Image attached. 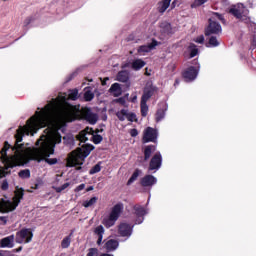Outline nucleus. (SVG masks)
<instances>
[{"instance_id": "obj_1", "label": "nucleus", "mask_w": 256, "mask_h": 256, "mask_svg": "<svg viewBox=\"0 0 256 256\" xmlns=\"http://www.w3.org/2000/svg\"><path fill=\"white\" fill-rule=\"evenodd\" d=\"M77 119H84L90 125L99 121L97 113L91 108L81 105H71L66 96L53 98L44 108H38L25 126H20L15 134L16 144L12 148L14 154L7 155L11 145L5 142L1 150V159L5 170L1 175L5 177L8 169L19 167L27 161H45L48 165H56L57 158H47L55 153V146L61 143L59 128L63 123H71Z\"/></svg>"}, {"instance_id": "obj_2", "label": "nucleus", "mask_w": 256, "mask_h": 256, "mask_svg": "<svg viewBox=\"0 0 256 256\" xmlns=\"http://www.w3.org/2000/svg\"><path fill=\"white\" fill-rule=\"evenodd\" d=\"M94 149L93 145L86 144L82 148H77L76 151L72 152L68 158V167H77V171H81V165L85 161L86 157H89L91 151Z\"/></svg>"}, {"instance_id": "obj_3", "label": "nucleus", "mask_w": 256, "mask_h": 256, "mask_svg": "<svg viewBox=\"0 0 256 256\" xmlns=\"http://www.w3.org/2000/svg\"><path fill=\"white\" fill-rule=\"evenodd\" d=\"M23 195V189H17L15 191L13 201H9L7 200V198H2L0 200V213H9L10 211H15V209H17V207L21 203Z\"/></svg>"}, {"instance_id": "obj_4", "label": "nucleus", "mask_w": 256, "mask_h": 256, "mask_svg": "<svg viewBox=\"0 0 256 256\" xmlns=\"http://www.w3.org/2000/svg\"><path fill=\"white\" fill-rule=\"evenodd\" d=\"M215 19H218V21L225 23V17H223V14L214 12L212 14V17L209 19V25L205 31L206 37H209L211 35L219 36V35H221V33H223V28L221 27V24L216 22Z\"/></svg>"}, {"instance_id": "obj_5", "label": "nucleus", "mask_w": 256, "mask_h": 256, "mask_svg": "<svg viewBox=\"0 0 256 256\" xmlns=\"http://www.w3.org/2000/svg\"><path fill=\"white\" fill-rule=\"evenodd\" d=\"M228 13L230 15H233L236 19L239 21H242L243 23L249 24L251 23V18H249V10H247V7H245V4L243 3H237L228 9Z\"/></svg>"}, {"instance_id": "obj_6", "label": "nucleus", "mask_w": 256, "mask_h": 256, "mask_svg": "<svg viewBox=\"0 0 256 256\" xmlns=\"http://www.w3.org/2000/svg\"><path fill=\"white\" fill-rule=\"evenodd\" d=\"M123 209H124L123 203H117L116 205H114L111 209L110 214L104 217L102 221L103 225L107 229L113 227V225L117 223V220L119 219V217H121V213H123Z\"/></svg>"}, {"instance_id": "obj_7", "label": "nucleus", "mask_w": 256, "mask_h": 256, "mask_svg": "<svg viewBox=\"0 0 256 256\" xmlns=\"http://www.w3.org/2000/svg\"><path fill=\"white\" fill-rule=\"evenodd\" d=\"M16 243L19 245L31 243L33 241V231L29 228L21 229L20 231L16 232V236L14 237Z\"/></svg>"}, {"instance_id": "obj_8", "label": "nucleus", "mask_w": 256, "mask_h": 256, "mask_svg": "<svg viewBox=\"0 0 256 256\" xmlns=\"http://www.w3.org/2000/svg\"><path fill=\"white\" fill-rule=\"evenodd\" d=\"M158 135H159V133L157 132L156 129L147 127L144 130L142 141H143V143H155L157 141Z\"/></svg>"}, {"instance_id": "obj_9", "label": "nucleus", "mask_w": 256, "mask_h": 256, "mask_svg": "<svg viewBox=\"0 0 256 256\" xmlns=\"http://www.w3.org/2000/svg\"><path fill=\"white\" fill-rule=\"evenodd\" d=\"M134 227H135V225H131L127 222H122L118 226V235H120V237H126V239H129V237H131V235H133Z\"/></svg>"}, {"instance_id": "obj_10", "label": "nucleus", "mask_w": 256, "mask_h": 256, "mask_svg": "<svg viewBox=\"0 0 256 256\" xmlns=\"http://www.w3.org/2000/svg\"><path fill=\"white\" fill-rule=\"evenodd\" d=\"M161 165H163V156L161 152H156L150 160L149 171H159Z\"/></svg>"}, {"instance_id": "obj_11", "label": "nucleus", "mask_w": 256, "mask_h": 256, "mask_svg": "<svg viewBox=\"0 0 256 256\" xmlns=\"http://www.w3.org/2000/svg\"><path fill=\"white\" fill-rule=\"evenodd\" d=\"M199 69H201V66L199 64L197 68H195L194 66H190L188 69H186L183 72V77L185 81H195L197 79V75H199Z\"/></svg>"}, {"instance_id": "obj_12", "label": "nucleus", "mask_w": 256, "mask_h": 256, "mask_svg": "<svg viewBox=\"0 0 256 256\" xmlns=\"http://www.w3.org/2000/svg\"><path fill=\"white\" fill-rule=\"evenodd\" d=\"M147 209L141 205L134 206V214L136 215L135 225H141L145 221V215H147Z\"/></svg>"}, {"instance_id": "obj_13", "label": "nucleus", "mask_w": 256, "mask_h": 256, "mask_svg": "<svg viewBox=\"0 0 256 256\" xmlns=\"http://www.w3.org/2000/svg\"><path fill=\"white\" fill-rule=\"evenodd\" d=\"M159 45V42L155 39L152 40L150 44L142 45L138 48L139 55H145L146 53H151L155 47Z\"/></svg>"}, {"instance_id": "obj_14", "label": "nucleus", "mask_w": 256, "mask_h": 256, "mask_svg": "<svg viewBox=\"0 0 256 256\" xmlns=\"http://www.w3.org/2000/svg\"><path fill=\"white\" fill-rule=\"evenodd\" d=\"M0 247H2V249H13V247H15V235L2 238L0 240Z\"/></svg>"}, {"instance_id": "obj_15", "label": "nucleus", "mask_w": 256, "mask_h": 256, "mask_svg": "<svg viewBox=\"0 0 256 256\" xmlns=\"http://www.w3.org/2000/svg\"><path fill=\"white\" fill-rule=\"evenodd\" d=\"M142 187L151 188L153 185H157V179L153 175H146L140 181Z\"/></svg>"}, {"instance_id": "obj_16", "label": "nucleus", "mask_w": 256, "mask_h": 256, "mask_svg": "<svg viewBox=\"0 0 256 256\" xmlns=\"http://www.w3.org/2000/svg\"><path fill=\"white\" fill-rule=\"evenodd\" d=\"M155 93V86H146L141 98V101L148 102Z\"/></svg>"}, {"instance_id": "obj_17", "label": "nucleus", "mask_w": 256, "mask_h": 256, "mask_svg": "<svg viewBox=\"0 0 256 256\" xmlns=\"http://www.w3.org/2000/svg\"><path fill=\"white\" fill-rule=\"evenodd\" d=\"M157 151V146L155 145H148L144 149V160L148 161V159H151V155Z\"/></svg>"}, {"instance_id": "obj_18", "label": "nucleus", "mask_w": 256, "mask_h": 256, "mask_svg": "<svg viewBox=\"0 0 256 256\" xmlns=\"http://www.w3.org/2000/svg\"><path fill=\"white\" fill-rule=\"evenodd\" d=\"M94 233L98 236L97 245H101L103 242V235H105V228L102 225H99L94 229Z\"/></svg>"}, {"instance_id": "obj_19", "label": "nucleus", "mask_w": 256, "mask_h": 256, "mask_svg": "<svg viewBox=\"0 0 256 256\" xmlns=\"http://www.w3.org/2000/svg\"><path fill=\"white\" fill-rule=\"evenodd\" d=\"M145 65H147V63L142 59H135L131 63V69L134 71H140V69H143Z\"/></svg>"}, {"instance_id": "obj_20", "label": "nucleus", "mask_w": 256, "mask_h": 256, "mask_svg": "<svg viewBox=\"0 0 256 256\" xmlns=\"http://www.w3.org/2000/svg\"><path fill=\"white\" fill-rule=\"evenodd\" d=\"M109 91L114 97H119L121 93H123V90L121 89V84L119 83L112 84Z\"/></svg>"}, {"instance_id": "obj_21", "label": "nucleus", "mask_w": 256, "mask_h": 256, "mask_svg": "<svg viewBox=\"0 0 256 256\" xmlns=\"http://www.w3.org/2000/svg\"><path fill=\"white\" fill-rule=\"evenodd\" d=\"M119 247V241L110 239L106 242L105 248L107 251H115Z\"/></svg>"}, {"instance_id": "obj_22", "label": "nucleus", "mask_w": 256, "mask_h": 256, "mask_svg": "<svg viewBox=\"0 0 256 256\" xmlns=\"http://www.w3.org/2000/svg\"><path fill=\"white\" fill-rule=\"evenodd\" d=\"M161 31L164 33V35H173V28L171 27V24L168 22H163L161 25Z\"/></svg>"}, {"instance_id": "obj_23", "label": "nucleus", "mask_w": 256, "mask_h": 256, "mask_svg": "<svg viewBox=\"0 0 256 256\" xmlns=\"http://www.w3.org/2000/svg\"><path fill=\"white\" fill-rule=\"evenodd\" d=\"M167 111V105L164 104L163 108H159L156 112V122L163 121L165 119V112Z\"/></svg>"}, {"instance_id": "obj_24", "label": "nucleus", "mask_w": 256, "mask_h": 256, "mask_svg": "<svg viewBox=\"0 0 256 256\" xmlns=\"http://www.w3.org/2000/svg\"><path fill=\"white\" fill-rule=\"evenodd\" d=\"M169 5H171V0H163L158 4L159 13H165L167 9H169Z\"/></svg>"}, {"instance_id": "obj_25", "label": "nucleus", "mask_w": 256, "mask_h": 256, "mask_svg": "<svg viewBox=\"0 0 256 256\" xmlns=\"http://www.w3.org/2000/svg\"><path fill=\"white\" fill-rule=\"evenodd\" d=\"M117 80L121 83H127L129 81V73L127 71H120L117 74Z\"/></svg>"}, {"instance_id": "obj_26", "label": "nucleus", "mask_w": 256, "mask_h": 256, "mask_svg": "<svg viewBox=\"0 0 256 256\" xmlns=\"http://www.w3.org/2000/svg\"><path fill=\"white\" fill-rule=\"evenodd\" d=\"M221 45V42L219 41V38L217 36H210L207 47H219Z\"/></svg>"}, {"instance_id": "obj_27", "label": "nucleus", "mask_w": 256, "mask_h": 256, "mask_svg": "<svg viewBox=\"0 0 256 256\" xmlns=\"http://www.w3.org/2000/svg\"><path fill=\"white\" fill-rule=\"evenodd\" d=\"M97 201H99V198L94 196L92 197L90 200H85L82 205L83 207H85L86 209H88V207H93L94 205L97 204Z\"/></svg>"}, {"instance_id": "obj_28", "label": "nucleus", "mask_w": 256, "mask_h": 256, "mask_svg": "<svg viewBox=\"0 0 256 256\" xmlns=\"http://www.w3.org/2000/svg\"><path fill=\"white\" fill-rule=\"evenodd\" d=\"M89 137L91 139L90 133H86L85 131H82L78 134L77 139L80 141V143H86V141H89Z\"/></svg>"}, {"instance_id": "obj_29", "label": "nucleus", "mask_w": 256, "mask_h": 256, "mask_svg": "<svg viewBox=\"0 0 256 256\" xmlns=\"http://www.w3.org/2000/svg\"><path fill=\"white\" fill-rule=\"evenodd\" d=\"M142 171L139 169H136L134 171V173L132 174V176L130 177V179L127 182V185H132V183H135V181H137L139 175H141Z\"/></svg>"}, {"instance_id": "obj_30", "label": "nucleus", "mask_w": 256, "mask_h": 256, "mask_svg": "<svg viewBox=\"0 0 256 256\" xmlns=\"http://www.w3.org/2000/svg\"><path fill=\"white\" fill-rule=\"evenodd\" d=\"M140 108L142 117H147V113H149V106H147V102L141 100Z\"/></svg>"}, {"instance_id": "obj_31", "label": "nucleus", "mask_w": 256, "mask_h": 256, "mask_svg": "<svg viewBox=\"0 0 256 256\" xmlns=\"http://www.w3.org/2000/svg\"><path fill=\"white\" fill-rule=\"evenodd\" d=\"M73 235V232L70 233L69 236L65 237L61 242L62 249H69V246L71 245V236Z\"/></svg>"}, {"instance_id": "obj_32", "label": "nucleus", "mask_w": 256, "mask_h": 256, "mask_svg": "<svg viewBox=\"0 0 256 256\" xmlns=\"http://www.w3.org/2000/svg\"><path fill=\"white\" fill-rule=\"evenodd\" d=\"M128 113H129V110L122 109L116 113V117H118L119 121H125V119H127Z\"/></svg>"}, {"instance_id": "obj_33", "label": "nucleus", "mask_w": 256, "mask_h": 256, "mask_svg": "<svg viewBox=\"0 0 256 256\" xmlns=\"http://www.w3.org/2000/svg\"><path fill=\"white\" fill-rule=\"evenodd\" d=\"M189 51H190V57H197V55L199 54V49L197 48V46L195 44H190L188 47Z\"/></svg>"}, {"instance_id": "obj_34", "label": "nucleus", "mask_w": 256, "mask_h": 256, "mask_svg": "<svg viewBox=\"0 0 256 256\" xmlns=\"http://www.w3.org/2000/svg\"><path fill=\"white\" fill-rule=\"evenodd\" d=\"M79 97V90L73 89L69 91L68 98L72 101H77V98Z\"/></svg>"}, {"instance_id": "obj_35", "label": "nucleus", "mask_w": 256, "mask_h": 256, "mask_svg": "<svg viewBox=\"0 0 256 256\" xmlns=\"http://www.w3.org/2000/svg\"><path fill=\"white\" fill-rule=\"evenodd\" d=\"M209 0H194V2L191 4L192 9H195L196 7H201V5H205Z\"/></svg>"}, {"instance_id": "obj_36", "label": "nucleus", "mask_w": 256, "mask_h": 256, "mask_svg": "<svg viewBox=\"0 0 256 256\" xmlns=\"http://www.w3.org/2000/svg\"><path fill=\"white\" fill-rule=\"evenodd\" d=\"M19 177H21V179H29V177H31V171H29L27 169L20 171Z\"/></svg>"}, {"instance_id": "obj_37", "label": "nucleus", "mask_w": 256, "mask_h": 256, "mask_svg": "<svg viewBox=\"0 0 256 256\" xmlns=\"http://www.w3.org/2000/svg\"><path fill=\"white\" fill-rule=\"evenodd\" d=\"M101 171V162H99L98 164H96L90 171L89 174L90 175H95V173H99Z\"/></svg>"}, {"instance_id": "obj_38", "label": "nucleus", "mask_w": 256, "mask_h": 256, "mask_svg": "<svg viewBox=\"0 0 256 256\" xmlns=\"http://www.w3.org/2000/svg\"><path fill=\"white\" fill-rule=\"evenodd\" d=\"M70 185H71V183L66 182L62 186L56 187L55 191H56V193H61V192L65 191V189H67Z\"/></svg>"}, {"instance_id": "obj_39", "label": "nucleus", "mask_w": 256, "mask_h": 256, "mask_svg": "<svg viewBox=\"0 0 256 256\" xmlns=\"http://www.w3.org/2000/svg\"><path fill=\"white\" fill-rule=\"evenodd\" d=\"M94 97H95V94H93V92H91V91H86L84 93L85 101H93Z\"/></svg>"}, {"instance_id": "obj_40", "label": "nucleus", "mask_w": 256, "mask_h": 256, "mask_svg": "<svg viewBox=\"0 0 256 256\" xmlns=\"http://www.w3.org/2000/svg\"><path fill=\"white\" fill-rule=\"evenodd\" d=\"M90 139H93V143H95V145H99V143L103 141V137L101 135H96V136L91 135Z\"/></svg>"}, {"instance_id": "obj_41", "label": "nucleus", "mask_w": 256, "mask_h": 256, "mask_svg": "<svg viewBox=\"0 0 256 256\" xmlns=\"http://www.w3.org/2000/svg\"><path fill=\"white\" fill-rule=\"evenodd\" d=\"M126 119L127 121H130L131 123H133V121H137V115H135V113L133 112L128 111V115Z\"/></svg>"}, {"instance_id": "obj_42", "label": "nucleus", "mask_w": 256, "mask_h": 256, "mask_svg": "<svg viewBox=\"0 0 256 256\" xmlns=\"http://www.w3.org/2000/svg\"><path fill=\"white\" fill-rule=\"evenodd\" d=\"M86 256H99V250L97 248H90Z\"/></svg>"}, {"instance_id": "obj_43", "label": "nucleus", "mask_w": 256, "mask_h": 256, "mask_svg": "<svg viewBox=\"0 0 256 256\" xmlns=\"http://www.w3.org/2000/svg\"><path fill=\"white\" fill-rule=\"evenodd\" d=\"M251 28L254 29V34H253V40H252V46L256 47V24L252 23Z\"/></svg>"}, {"instance_id": "obj_44", "label": "nucleus", "mask_w": 256, "mask_h": 256, "mask_svg": "<svg viewBox=\"0 0 256 256\" xmlns=\"http://www.w3.org/2000/svg\"><path fill=\"white\" fill-rule=\"evenodd\" d=\"M194 41L195 43H199L200 45H203V43H205V36L200 35L196 37Z\"/></svg>"}, {"instance_id": "obj_45", "label": "nucleus", "mask_w": 256, "mask_h": 256, "mask_svg": "<svg viewBox=\"0 0 256 256\" xmlns=\"http://www.w3.org/2000/svg\"><path fill=\"white\" fill-rule=\"evenodd\" d=\"M131 103H137V92H133L130 97Z\"/></svg>"}, {"instance_id": "obj_46", "label": "nucleus", "mask_w": 256, "mask_h": 256, "mask_svg": "<svg viewBox=\"0 0 256 256\" xmlns=\"http://www.w3.org/2000/svg\"><path fill=\"white\" fill-rule=\"evenodd\" d=\"M2 189H3V191H7V189H9V182H7V180H4L3 182H2Z\"/></svg>"}, {"instance_id": "obj_47", "label": "nucleus", "mask_w": 256, "mask_h": 256, "mask_svg": "<svg viewBox=\"0 0 256 256\" xmlns=\"http://www.w3.org/2000/svg\"><path fill=\"white\" fill-rule=\"evenodd\" d=\"M83 189H85V184H80L74 189V191L75 193H79V191H83Z\"/></svg>"}, {"instance_id": "obj_48", "label": "nucleus", "mask_w": 256, "mask_h": 256, "mask_svg": "<svg viewBox=\"0 0 256 256\" xmlns=\"http://www.w3.org/2000/svg\"><path fill=\"white\" fill-rule=\"evenodd\" d=\"M130 135H131V137H137V135H139V131H137V129L133 128L130 130Z\"/></svg>"}, {"instance_id": "obj_49", "label": "nucleus", "mask_w": 256, "mask_h": 256, "mask_svg": "<svg viewBox=\"0 0 256 256\" xmlns=\"http://www.w3.org/2000/svg\"><path fill=\"white\" fill-rule=\"evenodd\" d=\"M116 101H117V103H120V105H123V106H125L127 103L125 98H118Z\"/></svg>"}, {"instance_id": "obj_50", "label": "nucleus", "mask_w": 256, "mask_h": 256, "mask_svg": "<svg viewBox=\"0 0 256 256\" xmlns=\"http://www.w3.org/2000/svg\"><path fill=\"white\" fill-rule=\"evenodd\" d=\"M24 23L25 25H29V23H31V18L26 19Z\"/></svg>"}, {"instance_id": "obj_51", "label": "nucleus", "mask_w": 256, "mask_h": 256, "mask_svg": "<svg viewBox=\"0 0 256 256\" xmlns=\"http://www.w3.org/2000/svg\"><path fill=\"white\" fill-rule=\"evenodd\" d=\"M107 81H109V78H105V79L102 81V85H107Z\"/></svg>"}, {"instance_id": "obj_52", "label": "nucleus", "mask_w": 256, "mask_h": 256, "mask_svg": "<svg viewBox=\"0 0 256 256\" xmlns=\"http://www.w3.org/2000/svg\"><path fill=\"white\" fill-rule=\"evenodd\" d=\"M222 5H229V1L223 0V1H222Z\"/></svg>"}, {"instance_id": "obj_53", "label": "nucleus", "mask_w": 256, "mask_h": 256, "mask_svg": "<svg viewBox=\"0 0 256 256\" xmlns=\"http://www.w3.org/2000/svg\"><path fill=\"white\" fill-rule=\"evenodd\" d=\"M93 189H94V187H93V186H90V187H88V188L86 189V191H87V192L93 191Z\"/></svg>"}, {"instance_id": "obj_54", "label": "nucleus", "mask_w": 256, "mask_h": 256, "mask_svg": "<svg viewBox=\"0 0 256 256\" xmlns=\"http://www.w3.org/2000/svg\"><path fill=\"white\" fill-rule=\"evenodd\" d=\"M1 221H4V223H7V218L5 217H0Z\"/></svg>"}, {"instance_id": "obj_55", "label": "nucleus", "mask_w": 256, "mask_h": 256, "mask_svg": "<svg viewBox=\"0 0 256 256\" xmlns=\"http://www.w3.org/2000/svg\"><path fill=\"white\" fill-rule=\"evenodd\" d=\"M22 250H23V247H19L16 251H17V253H19Z\"/></svg>"}, {"instance_id": "obj_56", "label": "nucleus", "mask_w": 256, "mask_h": 256, "mask_svg": "<svg viewBox=\"0 0 256 256\" xmlns=\"http://www.w3.org/2000/svg\"><path fill=\"white\" fill-rule=\"evenodd\" d=\"M174 85H175V86L179 85V80H175Z\"/></svg>"}, {"instance_id": "obj_57", "label": "nucleus", "mask_w": 256, "mask_h": 256, "mask_svg": "<svg viewBox=\"0 0 256 256\" xmlns=\"http://www.w3.org/2000/svg\"><path fill=\"white\" fill-rule=\"evenodd\" d=\"M101 256H114L113 254H102Z\"/></svg>"}, {"instance_id": "obj_58", "label": "nucleus", "mask_w": 256, "mask_h": 256, "mask_svg": "<svg viewBox=\"0 0 256 256\" xmlns=\"http://www.w3.org/2000/svg\"><path fill=\"white\" fill-rule=\"evenodd\" d=\"M0 256H3V253L0 252Z\"/></svg>"}]
</instances>
